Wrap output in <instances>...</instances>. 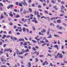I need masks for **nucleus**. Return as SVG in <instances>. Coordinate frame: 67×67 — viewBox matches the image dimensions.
I'll return each instance as SVG.
<instances>
[{
	"mask_svg": "<svg viewBox=\"0 0 67 67\" xmlns=\"http://www.w3.org/2000/svg\"><path fill=\"white\" fill-rule=\"evenodd\" d=\"M57 27L58 28V29L60 30H62V27L61 26H59L58 25L57 26Z\"/></svg>",
	"mask_w": 67,
	"mask_h": 67,
	"instance_id": "1",
	"label": "nucleus"
},
{
	"mask_svg": "<svg viewBox=\"0 0 67 67\" xmlns=\"http://www.w3.org/2000/svg\"><path fill=\"white\" fill-rule=\"evenodd\" d=\"M21 3H22V4H23L24 5H27L26 3V2L25 1H24V2H21Z\"/></svg>",
	"mask_w": 67,
	"mask_h": 67,
	"instance_id": "2",
	"label": "nucleus"
},
{
	"mask_svg": "<svg viewBox=\"0 0 67 67\" xmlns=\"http://www.w3.org/2000/svg\"><path fill=\"white\" fill-rule=\"evenodd\" d=\"M19 41H22V42H24V39L23 38H20L19 40Z\"/></svg>",
	"mask_w": 67,
	"mask_h": 67,
	"instance_id": "3",
	"label": "nucleus"
},
{
	"mask_svg": "<svg viewBox=\"0 0 67 67\" xmlns=\"http://www.w3.org/2000/svg\"><path fill=\"white\" fill-rule=\"evenodd\" d=\"M7 36L5 35H3V36L2 37V38L3 39H4Z\"/></svg>",
	"mask_w": 67,
	"mask_h": 67,
	"instance_id": "4",
	"label": "nucleus"
},
{
	"mask_svg": "<svg viewBox=\"0 0 67 67\" xmlns=\"http://www.w3.org/2000/svg\"><path fill=\"white\" fill-rule=\"evenodd\" d=\"M10 16H11L12 17L13 16V14H12V12H10L9 14Z\"/></svg>",
	"mask_w": 67,
	"mask_h": 67,
	"instance_id": "5",
	"label": "nucleus"
},
{
	"mask_svg": "<svg viewBox=\"0 0 67 67\" xmlns=\"http://www.w3.org/2000/svg\"><path fill=\"white\" fill-rule=\"evenodd\" d=\"M57 21L58 23H61V20H58Z\"/></svg>",
	"mask_w": 67,
	"mask_h": 67,
	"instance_id": "6",
	"label": "nucleus"
},
{
	"mask_svg": "<svg viewBox=\"0 0 67 67\" xmlns=\"http://www.w3.org/2000/svg\"><path fill=\"white\" fill-rule=\"evenodd\" d=\"M54 47L55 48H57V50H58V46H57V45H55V46H54Z\"/></svg>",
	"mask_w": 67,
	"mask_h": 67,
	"instance_id": "7",
	"label": "nucleus"
},
{
	"mask_svg": "<svg viewBox=\"0 0 67 67\" xmlns=\"http://www.w3.org/2000/svg\"><path fill=\"white\" fill-rule=\"evenodd\" d=\"M55 37H59V36L58 35H53Z\"/></svg>",
	"mask_w": 67,
	"mask_h": 67,
	"instance_id": "8",
	"label": "nucleus"
},
{
	"mask_svg": "<svg viewBox=\"0 0 67 67\" xmlns=\"http://www.w3.org/2000/svg\"><path fill=\"white\" fill-rule=\"evenodd\" d=\"M28 67H31V62H29L28 63Z\"/></svg>",
	"mask_w": 67,
	"mask_h": 67,
	"instance_id": "9",
	"label": "nucleus"
},
{
	"mask_svg": "<svg viewBox=\"0 0 67 67\" xmlns=\"http://www.w3.org/2000/svg\"><path fill=\"white\" fill-rule=\"evenodd\" d=\"M23 32H25V31H26V29H25L24 27L23 28Z\"/></svg>",
	"mask_w": 67,
	"mask_h": 67,
	"instance_id": "10",
	"label": "nucleus"
},
{
	"mask_svg": "<svg viewBox=\"0 0 67 67\" xmlns=\"http://www.w3.org/2000/svg\"><path fill=\"white\" fill-rule=\"evenodd\" d=\"M32 41L33 42H34V43H37V42H36L35 40H32Z\"/></svg>",
	"mask_w": 67,
	"mask_h": 67,
	"instance_id": "11",
	"label": "nucleus"
},
{
	"mask_svg": "<svg viewBox=\"0 0 67 67\" xmlns=\"http://www.w3.org/2000/svg\"><path fill=\"white\" fill-rule=\"evenodd\" d=\"M47 37L49 38H52V35L51 34L49 35V36H48Z\"/></svg>",
	"mask_w": 67,
	"mask_h": 67,
	"instance_id": "12",
	"label": "nucleus"
},
{
	"mask_svg": "<svg viewBox=\"0 0 67 67\" xmlns=\"http://www.w3.org/2000/svg\"><path fill=\"white\" fill-rule=\"evenodd\" d=\"M3 18V14H1V17H0V19H2Z\"/></svg>",
	"mask_w": 67,
	"mask_h": 67,
	"instance_id": "13",
	"label": "nucleus"
},
{
	"mask_svg": "<svg viewBox=\"0 0 67 67\" xmlns=\"http://www.w3.org/2000/svg\"><path fill=\"white\" fill-rule=\"evenodd\" d=\"M1 62H3L4 61V58H1Z\"/></svg>",
	"mask_w": 67,
	"mask_h": 67,
	"instance_id": "14",
	"label": "nucleus"
},
{
	"mask_svg": "<svg viewBox=\"0 0 67 67\" xmlns=\"http://www.w3.org/2000/svg\"><path fill=\"white\" fill-rule=\"evenodd\" d=\"M59 57H60H60L61 58H62V57H63V55L62 54H60L59 55Z\"/></svg>",
	"mask_w": 67,
	"mask_h": 67,
	"instance_id": "15",
	"label": "nucleus"
},
{
	"mask_svg": "<svg viewBox=\"0 0 67 67\" xmlns=\"http://www.w3.org/2000/svg\"><path fill=\"white\" fill-rule=\"evenodd\" d=\"M3 6V4H2V3H0V7H2Z\"/></svg>",
	"mask_w": 67,
	"mask_h": 67,
	"instance_id": "16",
	"label": "nucleus"
},
{
	"mask_svg": "<svg viewBox=\"0 0 67 67\" xmlns=\"http://www.w3.org/2000/svg\"><path fill=\"white\" fill-rule=\"evenodd\" d=\"M32 49L34 50V51H36V49L34 47H32Z\"/></svg>",
	"mask_w": 67,
	"mask_h": 67,
	"instance_id": "17",
	"label": "nucleus"
},
{
	"mask_svg": "<svg viewBox=\"0 0 67 67\" xmlns=\"http://www.w3.org/2000/svg\"><path fill=\"white\" fill-rule=\"evenodd\" d=\"M49 31H48L47 32V35H49Z\"/></svg>",
	"mask_w": 67,
	"mask_h": 67,
	"instance_id": "18",
	"label": "nucleus"
},
{
	"mask_svg": "<svg viewBox=\"0 0 67 67\" xmlns=\"http://www.w3.org/2000/svg\"><path fill=\"white\" fill-rule=\"evenodd\" d=\"M9 25L10 26H12L13 25V23L12 22H10L9 23Z\"/></svg>",
	"mask_w": 67,
	"mask_h": 67,
	"instance_id": "19",
	"label": "nucleus"
},
{
	"mask_svg": "<svg viewBox=\"0 0 67 67\" xmlns=\"http://www.w3.org/2000/svg\"><path fill=\"white\" fill-rule=\"evenodd\" d=\"M19 51L17 50L16 52V54L17 55H19Z\"/></svg>",
	"mask_w": 67,
	"mask_h": 67,
	"instance_id": "20",
	"label": "nucleus"
},
{
	"mask_svg": "<svg viewBox=\"0 0 67 67\" xmlns=\"http://www.w3.org/2000/svg\"><path fill=\"white\" fill-rule=\"evenodd\" d=\"M44 13H46V14H48V11H47L45 10L44 11Z\"/></svg>",
	"mask_w": 67,
	"mask_h": 67,
	"instance_id": "21",
	"label": "nucleus"
},
{
	"mask_svg": "<svg viewBox=\"0 0 67 67\" xmlns=\"http://www.w3.org/2000/svg\"><path fill=\"white\" fill-rule=\"evenodd\" d=\"M25 51L27 52H29V49H27L26 50H25Z\"/></svg>",
	"mask_w": 67,
	"mask_h": 67,
	"instance_id": "22",
	"label": "nucleus"
},
{
	"mask_svg": "<svg viewBox=\"0 0 67 67\" xmlns=\"http://www.w3.org/2000/svg\"><path fill=\"white\" fill-rule=\"evenodd\" d=\"M19 6H20V7H22V4H21V3H20L19 4Z\"/></svg>",
	"mask_w": 67,
	"mask_h": 67,
	"instance_id": "23",
	"label": "nucleus"
},
{
	"mask_svg": "<svg viewBox=\"0 0 67 67\" xmlns=\"http://www.w3.org/2000/svg\"><path fill=\"white\" fill-rule=\"evenodd\" d=\"M40 43L41 44V43H44V41H40Z\"/></svg>",
	"mask_w": 67,
	"mask_h": 67,
	"instance_id": "24",
	"label": "nucleus"
},
{
	"mask_svg": "<svg viewBox=\"0 0 67 67\" xmlns=\"http://www.w3.org/2000/svg\"><path fill=\"white\" fill-rule=\"evenodd\" d=\"M9 7L10 8H11V7H13V5L12 4H10L9 5Z\"/></svg>",
	"mask_w": 67,
	"mask_h": 67,
	"instance_id": "25",
	"label": "nucleus"
},
{
	"mask_svg": "<svg viewBox=\"0 0 67 67\" xmlns=\"http://www.w3.org/2000/svg\"><path fill=\"white\" fill-rule=\"evenodd\" d=\"M55 17L52 18L51 19V20H55Z\"/></svg>",
	"mask_w": 67,
	"mask_h": 67,
	"instance_id": "26",
	"label": "nucleus"
},
{
	"mask_svg": "<svg viewBox=\"0 0 67 67\" xmlns=\"http://www.w3.org/2000/svg\"><path fill=\"white\" fill-rule=\"evenodd\" d=\"M29 10L30 12H32V9H31V8H29Z\"/></svg>",
	"mask_w": 67,
	"mask_h": 67,
	"instance_id": "27",
	"label": "nucleus"
},
{
	"mask_svg": "<svg viewBox=\"0 0 67 67\" xmlns=\"http://www.w3.org/2000/svg\"><path fill=\"white\" fill-rule=\"evenodd\" d=\"M50 25L51 26H53V25H54L52 23H51L50 24Z\"/></svg>",
	"mask_w": 67,
	"mask_h": 67,
	"instance_id": "28",
	"label": "nucleus"
},
{
	"mask_svg": "<svg viewBox=\"0 0 67 67\" xmlns=\"http://www.w3.org/2000/svg\"><path fill=\"white\" fill-rule=\"evenodd\" d=\"M20 16L19 15H17L16 16V18H19Z\"/></svg>",
	"mask_w": 67,
	"mask_h": 67,
	"instance_id": "29",
	"label": "nucleus"
},
{
	"mask_svg": "<svg viewBox=\"0 0 67 67\" xmlns=\"http://www.w3.org/2000/svg\"><path fill=\"white\" fill-rule=\"evenodd\" d=\"M45 42L46 43H48V40H47V39H45Z\"/></svg>",
	"mask_w": 67,
	"mask_h": 67,
	"instance_id": "30",
	"label": "nucleus"
},
{
	"mask_svg": "<svg viewBox=\"0 0 67 67\" xmlns=\"http://www.w3.org/2000/svg\"><path fill=\"white\" fill-rule=\"evenodd\" d=\"M45 63H46V65H47V64H48V63L47 62V61H45Z\"/></svg>",
	"mask_w": 67,
	"mask_h": 67,
	"instance_id": "31",
	"label": "nucleus"
},
{
	"mask_svg": "<svg viewBox=\"0 0 67 67\" xmlns=\"http://www.w3.org/2000/svg\"><path fill=\"white\" fill-rule=\"evenodd\" d=\"M43 56H44V55H39V57H43Z\"/></svg>",
	"mask_w": 67,
	"mask_h": 67,
	"instance_id": "32",
	"label": "nucleus"
},
{
	"mask_svg": "<svg viewBox=\"0 0 67 67\" xmlns=\"http://www.w3.org/2000/svg\"><path fill=\"white\" fill-rule=\"evenodd\" d=\"M50 65L51 66H53V64L51 63H50Z\"/></svg>",
	"mask_w": 67,
	"mask_h": 67,
	"instance_id": "33",
	"label": "nucleus"
},
{
	"mask_svg": "<svg viewBox=\"0 0 67 67\" xmlns=\"http://www.w3.org/2000/svg\"><path fill=\"white\" fill-rule=\"evenodd\" d=\"M24 26H26V27H27V26H28V25L26 24H24Z\"/></svg>",
	"mask_w": 67,
	"mask_h": 67,
	"instance_id": "34",
	"label": "nucleus"
},
{
	"mask_svg": "<svg viewBox=\"0 0 67 67\" xmlns=\"http://www.w3.org/2000/svg\"><path fill=\"white\" fill-rule=\"evenodd\" d=\"M13 39L15 40H17V39L16 37H14Z\"/></svg>",
	"mask_w": 67,
	"mask_h": 67,
	"instance_id": "35",
	"label": "nucleus"
},
{
	"mask_svg": "<svg viewBox=\"0 0 67 67\" xmlns=\"http://www.w3.org/2000/svg\"><path fill=\"white\" fill-rule=\"evenodd\" d=\"M58 33L59 34H62V32H60L59 31L58 32Z\"/></svg>",
	"mask_w": 67,
	"mask_h": 67,
	"instance_id": "36",
	"label": "nucleus"
},
{
	"mask_svg": "<svg viewBox=\"0 0 67 67\" xmlns=\"http://www.w3.org/2000/svg\"><path fill=\"white\" fill-rule=\"evenodd\" d=\"M10 38L11 40H14V39H13V37L12 36H11Z\"/></svg>",
	"mask_w": 67,
	"mask_h": 67,
	"instance_id": "37",
	"label": "nucleus"
},
{
	"mask_svg": "<svg viewBox=\"0 0 67 67\" xmlns=\"http://www.w3.org/2000/svg\"><path fill=\"white\" fill-rule=\"evenodd\" d=\"M13 28L14 29H15L16 28V26L15 25H14L13 27Z\"/></svg>",
	"mask_w": 67,
	"mask_h": 67,
	"instance_id": "38",
	"label": "nucleus"
},
{
	"mask_svg": "<svg viewBox=\"0 0 67 67\" xmlns=\"http://www.w3.org/2000/svg\"><path fill=\"white\" fill-rule=\"evenodd\" d=\"M22 29H20L19 30V32H22Z\"/></svg>",
	"mask_w": 67,
	"mask_h": 67,
	"instance_id": "39",
	"label": "nucleus"
},
{
	"mask_svg": "<svg viewBox=\"0 0 67 67\" xmlns=\"http://www.w3.org/2000/svg\"><path fill=\"white\" fill-rule=\"evenodd\" d=\"M10 50H11L10 49H7V52H9Z\"/></svg>",
	"mask_w": 67,
	"mask_h": 67,
	"instance_id": "40",
	"label": "nucleus"
},
{
	"mask_svg": "<svg viewBox=\"0 0 67 67\" xmlns=\"http://www.w3.org/2000/svg\"><path fill=\"white\" fill-rule=\"evenodd\" d=\"M0 53L1 54H3V51H0Z\"/></svg>",
	"mask_w": 67,
	"mask_h": 67,
	"instance_id": "41",
	"label": "nucleus"
},
{
	"mask_svg": "<svg viewBox=\"0 0 67 67\" xmlns=\"http://www.w3.org/2000/svg\"><path fill=\"white\" fill-rule=\"evenodd\" d=\"M52 2L53 3H55V2H54V1L53 0H52Z\"/></svg>",
	"mask_w": 67,
	"mask_h": 67,
	"instance_id": "42",
	"label": "nucleus"
},
{
	"mask_svg": "<svg viewBox=\"0 0 67 67\" xmlns=\"http://www.w3.org/2000/svg\"><path fill=\"white\" fill-rule=\"evenodd\" d=\"M48 56H50V57H52V55L49 53L48 54Z\"/></svg>",
	"mask_w": 67,
	"mask_h": 67,
	"instance_id": "43",
	"label": "nucleus"
},
{
	"mask_svg": "<svg viewBox=\"0 0 67 67\" xmlns=\"http://www.w3.org/2000/svg\"><path fill=\"white\" fill-rule=\"evenodd\" d=\"M4 51L5 52H7V49H5L4 50Z\"/></svg>",
	"mask_w": 67,
	"mask_h": 67,
	"instance_id": "44",
	"label": "nucleus"
},
{
	"mask_svg": "<svg viewBox=\"0 0 67 67\" xmlns=\"http://www.w3.org/2000/svg\"><path fill=\"white\" fill-rule=\"evenodd\" d=\"M10 37V36L9 35L7 36H6V37H7V38H9V37Z\"/></svg>",
	"mask_w": 67,
	"mask_h": 67,
	"instance_id": "45",
	"label": "nucleus"
},
{
	"mask_svg": "<svg viewBox=\"0 0 67 67\" xmlns=\"http://www.w3.org/2000/svg\"><path fill=\"white\" fill-rule=\"evenodd\" d=\"M28 55V53H27L26 54H24V55L25 56H27Z\"/></svg>",
	"mask_w": 67,
	"mask_h": 67,
	"instance_id": "46",
	"label": "nucleus"
},
{
	"mask_svg": "<svg viewBox=\"0 0 67 67\" xmlns=\"http://www.w3.org/2000/svg\"><path fill=\"white\" fill-rule=\"evenodd\" d=\"M38 55H39V52H38L37 53L36 55L38 56Z\"/></svg>",
	"mask_w": 67,
	"mask_h": 67,
	"instance_id": "47",
	"label": "nucleus"
},
{
	"mask_svg": "<svg viewBox=\"0 0 67 67\" xmlns=\"http://www.w3.org/2000/svg\"><path fill=\"white\" fill-rule=\"evenodd\" d=\"M15 55H16V53L15 52L14 53V57L15 56Z\"/></svg>",
	"mask_w": 67,
	"mask_h": 67,
	"instance_id": "48",
	"label": "nucleus"
},
{
	"mask_svg": "<svg viewBox=\"0 0 67 67\" xmlns=\"http://www.w3.org/2000/svg\"><path fill=\"white\" fill-rule=\"evenodd\" d=\"M36 62H38V60L37 58H36Z\"/></svg>",
	"mask_w": 67,
	"mask_h": 67,
	"instance_id": "49",
	"label": "nucleus"
},
{
	"mask_svg": "<svg viewBox=\"0 0 67 67\" xmlns=\"http://www.w3.org/2000/svg\"><path fill=\"white\" fill-rule=\"evenodd\" d=\"M14 11L15 12H17V10H16V9H14Z\"/></svg>",
	"mask_w": 67,
	"mask_h": 67,
	"instance_id": "50",
	"label": "nucleus"
},
{
	"mask_svg": "<svg viewBox=\"0 0 67 67\" xmlns=\"http://www.w3.org/2000/svg\"><path fill=\"white\" fill-rule=\"evenodd\" d=\"M1 67H6V66L4 65H2Z\"/></svg>",
	"mask_w": 67,
	"mask_h": 67,
	"instance_id": "51",
	"label": "nucleus"
},
{
	"mask_svg": "<svg viewBox=\"0 0 67 67\" xmlns=\"http://www.w3.org/2000/svg\"><path fill=\"white\" fill-rule=\"evenodd\" d=\"M26 30H27V33H29V29H26Z\"/></svg>",
	"mask_w": 67,
	"mask_h": 67,
	"instance_id": "52",
	"label": "nucleus"
},
{
	"mask_svg": "<svg viewBox=\"0 0 67 67\" xmlns=\"http://www.w3.org/2000/svg\"><path fill=\"white\" fill-rule=\"evenodd\" d=\"M64 46H62V48H61V49H64Z\"/></svg>",
	"mask_w": 67,
	"mask_h": 67,
	"instance_id": "53",
	"label": "nucleus"
},
{
	"mask_svg": "<svg viewBox=\"0 0 67 67\" xmlns=\"http://www.w3.org/2000/svg\"><path fill=\"white\" fill-rule=\"evenodd\" d=\"M35 5V4L33 3L32 4V7H34Z\"/></svg>",
	"mask_w": 67,
	"mask_h": 67,
	"instance_id": "54",
	"label": "nucleus"
},
{
	"mask_svg": "<svg viewBox=\"0 0 67 67\" xmlns=\"http://www.w3.org/2000/svg\"><path fill=\"white\" fill-rule=\"evenodd\" d=\"M45 18V16H42L41 17V19H43V18Z\"/></svg>",
	"mask_w": 67,
	"mask_h": 67,
	"instance_id": "55",
	"label": "nucleus"
},
{
	"mask_svg": "<svg viewBox=\"0 0 67 67\" xmlns=\"http://www.w3.org/2000/svg\"><path fill=\"white\" fill-rule=\"evenodd\" d=\"M63 25H64V26H67V25L65 23H63Z\"/></svg>",
	"mask_w": 67,
	"mask_h": 67,
	"instance_id": "56",
	"label": "nucleus"
},
{
	"mask_svg": "<svg viewBox=\"0 0 67 67\" xmlns=\"http://www.w3.org/2000/svg\"><path fill=\"white\" fill-rule=\"evenodd\" d=\"M38 8H41V6L40 5H38Z\"/></svg>",
	"mask_w": 67,
	"mask_h": 67,
	"instance_id": "57",
	"label": "nucleus"
},
{
	"mask_svg": "<svg viewBox=\"0 0 67 67\" xmlns=\"http://www.w3.org/2000/svg\"><path fill=\"white\" fill-rule=\"evenodd\" d=\"M24 45H25V46H26L27 45V44L26 43H25L24 44Z\"/></svg>",
	"mask_w": 67,
	"mask_h": 67,
	"instance_id": "58",
	"label": "nucleus"
},
{
	"mask_svg": "<svg viewBox=\"0 0 67 67\" xmlns=\"http://www.w3.org/2000/svg\"><path fill=\"white\" fill-rule=\"evenodd\" d=\"M2 44V42L1 41L0 42V45H1Z\"/></svg>",
	"mask_w": 67,
	"mask_h": 67,
	"instance_id": "59",
	"label": "nucleus"
},
{
	"mask_svg": "<svg viewBox=\"0 0 67 67\" xmlns=\"http://www.w3.org/2000/svg\"><path fill=\"white\" fill-rule=\"evenodd\" d=\"M17 35H20V33L19 32H17L16 33Z\"/></svg>",
	"mask_w": 67,
	"mask_h": 67,
	"instance_id": "60",
	"label": "nucleus"
},
{
	"mask_svg": "<svg viewBox=\"0 0 67 67\" xmlns=\"http://www.w3.org/2000/svg\"><path fill=\"white\" fill-rule=\"evenodd\" d=\"M22 21H23H23H24V18H23L21 20Z\"/></svg>",
	"mask_w": 67,
	"mask_h": 67,
	"instance_id": "61",
	"label": "nucleus"
},
{
	"mask_svg": "<svg viewBox=\"0 0 67 67\" xmlns=\"http://www.w3.org/2000/svg\"><path fill=\"white\" fill-rule=\"evenodd\" d=\"M6 46V44H4L3 45V47H5Z\"/></svg>",
	"mask_w": 67,
	"mask_h": 67,
	"instance_id": "62",
	"label": "nucleus"
},
{
	"mask_svg": "<svg viewBox=\"0 0 67 67\" xmlns=\"http://www.w3.org/2000/svg\"><path fill=\"white\" fill-rule=\"evenodd\" d=\"M61 3L63 4H64V2L62 1V2H61Z\"/></svg>",
	"mask_w": 67,
	"mask_h": 67,
	"instance_id": "63",
	"label": "nucleus"
},
{
	"mask_svg": "<svg viewBox=\"0 0 67 67\" xmlns=\"http://www.w3.org/2000/svg\"><path fill=\"white\" fill-rule=\"evenodd\" d=\"M40 15H43V13H40Z\"/></svg>",
	"mask_w": 67,
	"mask_h": 67,
	"instance_id": "64",
	"label": "nucleus"
}]
</instances>
